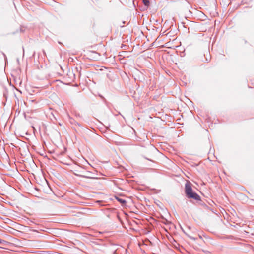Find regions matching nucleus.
<instances>
[{
    "label": "nucleus",
    "instance_id": "f257e3e1",
    "mask_svg": "<svg viewBox=\"0 0 254 254\" xmlns=\"http://www.w3.org/2000/svg\"><path fill=\"white\" fill-rule=\"evenodd\" d=\"M191 183L189 181H187L185 184V193L189 198H192L196 200H200V196L193 191L191 187Z\"/></svg>",
    "mask_w": 254,
    "mask_h": 254
},
{
    "label": "nucleus",
    "instance_id": "f03ea898",
    "mask_svg": "<svg viewBox=\"0 0 254 254\" xmlns=\"http://www.w3.org/2000/svg\"><path fill=\"white\" fill-rule=\"evenodd\" d=\"M115 198L122 205H125L126 204V201L125 199L119 197H116Z\"/></svg>",
    "mask_w": 254,
    "mask_h": 254
},
{
    "label": "nucleus",
    "instance_id": "7ed1b4c3",
    "mask_svg": "<svg viewBox=\"0 0 254 254\" xmlns=\"http://www.w3.org/2000/svg\"><path fill=\"white\" fill-rule=\"evenodd\" d=\"M142 2L145 6L148 7L150 5V1L149 0H142Z\"/></svg>",
    "mask_w": 254,
    "mask_h": 254
},
{
    "label": "nucleus",
    "instance_id": "20e7f679",
    "mask_svg": "<svg viewBox=\"0 0 254 254\" xmlns=\"http://www.w3.org/2000/svg\"><path fill=\"white\" fill-rule=\"evenodd\" d=\"M2 240L0 238V244L2 243Z\"/></svg>",
    "mask_w": 254,
    "mask_h": 254
}]
</instances>
